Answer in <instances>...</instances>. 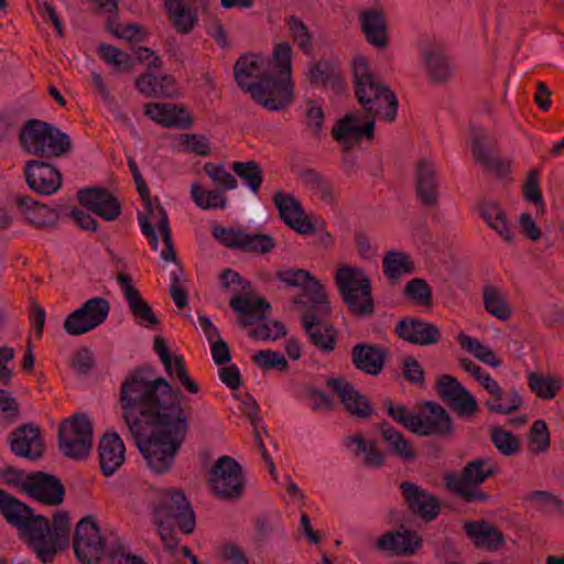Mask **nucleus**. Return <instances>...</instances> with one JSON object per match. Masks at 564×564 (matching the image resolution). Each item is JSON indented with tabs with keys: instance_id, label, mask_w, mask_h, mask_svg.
<instances>
[{
	"instance_id": "nucleus-11",
	"label": "nucleus",
	"mask_w": 564,
	"mask_h": 564,
	"mask_svg": "<svg viewBox=\"0 0 564 564\" xmlns=\"http://www.w3.org/2000/svg\"><path fill=\"white\" fill-rule=\"evenodd\" d=\"M61 452L73 459H82L89 455L93 446V426L85 415H74L65 420L58 431Z\"/></svg>"
},
{
	"instance_id": "nucleus-64",
	"label": "nucleus",
	"mask_w": 564,
	"mask_h": 564,
	"mask_svg": "<svg viewBox=\"0 0 564 564\" xmlns=\"http://www.w3.org/2000/svg\"><path fill=\"white\" fill-rule=\"evenodd\" d=\"M203 169L214 184L221 186L225 189H235L237 187L236 178L224 167V165L207 162L204 164Z\"/></svg>"
},
{
	"instance_id": "nucleus-20",
	"label": "nucleus",
	"mask_w": 564,
	"mask_h": 564,
	"mask_svg": "<svg viewBox=\"0 0 564 564\" xmlns=\"http://www.w3.org/2000/svg\"><path fill=\"white\" fill-rule=\"evenodd\" d=\"M22 490L30 497L50 505L58 506L63 502L65 490L61 481L54 476L36 473L24 478Z\"/></svg>"
},
{
	"instance_id": "nucleus-59",
	"label": "nucleus",
	"mask_w": 564,
	"mask_h": 564,
	"mask_svg": "<svg viewBox=\"0 0 564 564\" xmlns=\"http://www.w3.org/2000/svg\"><path fill=\"white\" fill-rule=\"evenodd\" d=\"M251 358L254 365L263 371H286L289 368L288 360L284 356L271 349L259 350L254 352Z\"/></svg>"
},
{
	"instance_id": "nucleus-26",
	"label": "nucleus",
	"mask_w": 564,
	"mask_h": 564,
	"mask_svg": "<svg viewBox=\"0 0 564 564\" xmlns=\"http://www.w3.org/2000/svg\"><path fill=\"white\" fill-rule=\"evenodd\" d=\"M273 203L281 219L296 232L308 234L314 231V226L306 217L300 202L292 194L276 192L273 195Z\"/></svg>"
},
{
	"instance_id": "nucleus-14",
	"label": "nucleus",
	"mask_w": 564,
	"mask_h": 564,
	"mask_svg": "<svg viewBox=\"0 0 564 564\" xmlns=\"http://www.w3.org/2000/svg\"><path fill=\"white\" fill-rule=\"evenodd\" d=\"M278 279L290 286H297L303 290L302 299L299 301L302 310L317 304L321 314L326 312V300L328 297L325 288L308 271L303 269H284L278 272Z\"/></svg>"
},
{
	"instance_id": "nucleus-30",
	"label": "nucleus",
	"mask_w": 564,
	"mask_h": 564,
	"mask_svg": "<svg viewBox=\"0 0 564 564\" xmlns=\"http://www.w3.org/2000/svg\"><path fill=\"white\" fill-rule=\"evenodd\" d=\"M358 21L360 29L370 45L379 50H383L388 46V25L381 10L373 8L364 9L358 14Z\"/></svg>"
},
{
	"instance_id": "nucleus-4",
	"label": "nucleus",
	"mask_w": 564,
	"mask_h": 564,
	"mask_svg": "<svg viewBox=\"0 0 564 564\" xmlns=\"http://www.w3.org/2000/svg\"><path fill=\"white\" fill-rule=\"evenodd\" d=\"M355 94L364 109L372 116L392 121L398 111L395 95L375 76L365 57L352 59Z\"/></svg>"
},
{
	"instance_id": "nucleus-43",
	"label": "nucleus",
	"mask_w": 564,
	"mask_h": 564,
	"mask_svg": "<svg viewBox=\"0 0 564 564\" xmlns=\"http://www.w3.org/2000/svg\"><path fill=\"white\" fill-rule=\"evenodd\" d=\"M15 204L25 220L35 227H48L56 221V214L46 205L30 197L17 196Z\"/></svg>"
},
{
	"instance_id": "nucleus-47",
	"label": "nucleus",
	"mask_w": 564,
	"mask_h": 564,
	"mask_svg": "<svg viewBox=\"0 0 564 564\" xmlns=\"http://www.w3.org/2000/svg\"><path fill=\"white\" fill-rule=\"evenodd\" d=\"M383 273L390 282H397L402 275L414 271L411 257L400 250H389L382 259Z\"/></svg>"
},
{
	"instance_id": "nucleus-1",
	"label": "nucleus",
	"mask_w": 564,
	"mask_h": 564,
	"mask_svg": "<svg viewBox=\"0 0 564 564\" xmlns=\"http://www.w3.org/2000/svg\"><path fill=\"white\" fill-rule=\"evenodd\" d=\"M180 395L164 378L131 376L121 387L122 416L154 474L171 470L188 429Z\"/></svg>"
},
{
	"instance_id": "nucleus-49",
	"label": "nucleus",
	"mask_w": 564,
	"mask_h": 564,
	"mask_svg": "<svg viewBox=\"0 0 564 564\" xmlns=\"http://www.w3.org/2000/svg\"><path fill=\"white\" fill-rule=\"evenodd\" d=\"M482 218L486 224L495 230L506 243H513L516 235L511 229L505 212L495 203L486 204L481 209Z\"/></svg>"
},
{
	"instance_id": "nucleus-3",
	"label": "nucleus",
	"mask_w": 564,
	"mask_h": 564,
	"mask_svg": "<svg viewBox=\"0 0 564 564\" xmlns=\"http://www.w3.org/2000/svg\"><path fill=\"white\" fill-rule=\"evenodd\" d=\"M133 180L145 207L144 213L138 214L141 231L147 238L151 249L160 252L162 260L166 262L174 261L175 251L172 243V232L167 213L156 199H151L150 191L141 173L135 172Z\"/></svg>"
},
{
	"instance_id": "nucleus-29",
	"label": "nucleus",
	"mask_w": 564,
	"mask_h": 564,
	"mask_svg": "<svg viewBox=\"0 0 564 564\" xmlns=\"http://www.w3.org/2000/svg\"><path fill=\"white\" fill-rule=\"evenodd\" d=\"M10 448L17 456L29 459L40 458L44 451L40 430L32 424L19 426L11 434Z\"/></svg>"
},
{
	"instance_id": "nucleus-48",
	"label": "nucleus",
	"mask_w": 564,
	"mask_h": 564,
	"mask_svg": "<svg viewBox=\"0 0 564 564\" xmlns=\"http://www.w3.org/2000/svg\"><path fill=\"white\" fill-rule=\"evenodd\" d=\"M347 448L357 457L362 458L364 463L370 467H379L383 463V455L377 448L373 441L355 434L346 440Z\"/></svg>"
},
{
	"instance_id": "nucleus-44",
	"label": "nucleus",
	"mask_w": 564,
	"mask_h": 564,
	"mask_svg": "<svg viewBox=\"0 0 564 564\" xmlns=\"http://www.w3.org/2000/svg\"><path fill=\"white\" fill-rule=\"evenodd\" d=\"M416 192L421 200L432 205L437 199V182L434 163L422 160L416 167Z\"/></svg>"
},
{
	"instance_id": "nucleus-31",
	"label": "nucleus",
	"mask_w": 564,
	"mask_h": 564,
	"mask_svg": "<svg viewBox=\"0 0 564 564\" xmlns=\"http://www.w3.org/2000/svg\"><path fill=\"white\" fill-rule=\"evenodd\" d=\"M482 388L489 394L485 405L490 412L509 414L518 411L523 405L522 397L516 389H502L495 378L487 380Z\"/></svg>"
},
{
	"instance_id": "nucleus-9",
	"label": "nucleus",
	"mask_w": 564,
	"mask_h": 564,
	"mask_svg": "<svg viewBox=\"0 0 564 564\" xmlns=\"http://www.w3.org/2000/svg\"><path fill=\"white\" fill-rule=\"evenodd\" d=\"M497 471L496 463L490 458H477L469 462L462 474L448 473L444 476L445 486L462 499L484 501L488 498L480 485Z\"/></svg>"
},
{
	"instance_id": "nucleus-36",
	"label": "nucleus",
	"mask_w": 564,
	"mask_h": 564,
	"mask_svg": "<svg viewBox=\"0 0 564 564\" xmlns=\"http://www.w3.org/2000/svg\"><path fill=\"white\" fill-rule=\"evenodd\" d=\"M420 57L429 79L436 84H442L453 76L451 66L444 50L438 45H429L424 47Z\"/></svg>"
},
{
	"instance_id": "nucleus-24",
	"label": "nucleus",
	"mask_w": 564,
	"mask_h": 564,
	"mask_svg": "<svg viewBox=\"0 0 564 564\" xmlns=\"http://www.w3.org/2000/svg\"><path fill=\"white\" fill-rule=\"evenodd\" d=\"M154 351L164 366L165 372L173 381H178L189 393L198 392V384L186 372L184 359L181 355L173 354L162 337H155Z\"/></svg>"
},
{
	"instance_id": "nucleus-62",
	"label": "nucleus",
	"mask_w": 564,
	"mask_h": 564,
	"mask_svg": "<svg viewBox=\"0 0 564 564\" xmlns=\"http://www.w3.org/2000/svg\"><path fill=\"white\" fill-rule=\"evenodd\" d=\"M523 196L528 202L533 203L536 206V212H535L536 217H539L540 215H544L545 202L541 194L538 171L529 172V174L527 176V181L523 186Z\"/></svg>"
},
{
	"instance_id": "nucleus-51",
	"label": "nucleus",
	"mask_w": 564,
	"mask_h": 564,
	"mask_svg": "<svg viewBox=\"0 0 564 564\" xmlns=\"http://www.w3.org/2000/svg\"><path fill=\"white\" fill-rule=\"evenodd\" d=\"M457 341L463 349L473 355L480 362L492 368H499L501 366V361L494 350L484 345L478 338L468 336L464 332H459L457 334Z\"/></svg>"
},
{
	"instance_id": "nucleus-21",
	"label": "nucleus",
	"mask_w": 564,
	"mask_h": 564,
	"mask_svg": "<svg viewBox=\"0 0 564 564\" xmlns=\"http://www.w3.org/2000/svg\"><path fill=\"white\" fill-rule=\"evenodd\" d=\"M235 79L238 86L253 96L265 77V56L263 54H245L235 64Z\"/></svg>"
},
{
	"instance_id": "nucleus-6",
	"label": "nucleus",
	"mask_w": 564,
	"mask_h": 564,
	"mask_svg": "<svg viewBox=\"0 0 564 564\" xmlns=\"http://www.w3.org/2000/svg\"><path fill=\"white\" fill-rule=\"evenodd\" d=\"M35 525L32 531V551L43 563H50L61 550L68 545L69 517L64 511H57L50 525L47 518L37 516Z\"/></svg>"
},
{
	"instance_id": "nucleus-38",
	"label": "nucleus",
	"mask_w": 564,
	"mask_h": 564,
	"mask_svg": "<svg viewBox=\"0 0 564 564\" xmlns=\"http://www.w3.org/2000/svg\"><path fill=\"white\" fill-rule=\"evenodd\" d=\"M422 538L414 531L388 532L380 536L377 547L397 555H412L422 546Z\"/></svg>"
},
{
	"instance_id": "nucleus-12",
	"label": "nucleus",
	"mask_w": 564,
	"mask_h": 564,
	"mask_svg": "<svg viewBox=\"0 0 564 564\" xmlns=\"http://www.w3.org/2000/svg\"><path fill=\"white\" fill-rule=\"evenodd\" d=\"M73 549L79 564H100L105 541L97 522L93 518H83L77 523Z\"/></svg>"
},
{
	"instance_id": "nucleus-17",
	"label": "nucleus",
	"mask_w": 564,
	"mask_h": 564,
	"mask_svg": "<svg viewBox=\"0 0 564 564\" xmlns=\"http://www.w3.org/2000/svg\"><path fill=\"white\" fill-rule=\"evenodd\" d=\"M302 316L303 327L311 341L321 350L329 352L336 344V332L325 321L330 312L328 300H326V312L321 314L317 304L305 307Z\"/></svg>"
},
{
	"instance_id": "nucleus-58",
	"label": "nucleus",
	"mask_w": 564,
	"mask_h": 564,
	"mask_svg": "<svg viewBox=\"0 0 564 564\" xmlns=\"http://www.w3.org/2000/svg\"><path fill=\"white\" fill-rule=\"evenodd\" d=\"M232 170L251 192L258 193L262 183V172L258 163L253 161L234 162Z\"/></svg>"
},
{
	"instance_id": "nucleus-25",
	"label": "nucleus",
	"mask_w": 564,
	"mask_h": 564,
	"mask_svg": "<svg viewBox=\"0 0 564 564\" xmlns=\"http://www.w3.org/2000/svg\"><path fill=\"white\" fill-rule=\"evenodd\" d=\"M452 430V421L447 412L438 404L427 403L424 411L416 414L412 432L421 435H444Z\"/></svg>"
},
{
	"instance_id": "nucleus-33",
	"label": "nucleus",
	"mask_w": 564,
	"mask_h": 564,
	"mask_svg": "<svg viewBox=\"0 0 564 564\" xmlns=\"http://www.w3.org/2000/svg\"><path fill=\"white\" fill-rule=\"evenodd\" d=\"M327 386L338 395L346 410L352 415L367 417L371 414V405L354 386L343 378H330Z\"/></svg>"
},
{
	"instance_id": "nucleus-35",
	"label": "nucleus",
	"mask_w": 564,
	"mask_h": 564,
	"mask_svg": "<svg viewBox=\"0 0 564 564\" xmlns=\"http://www.w3.org/2000/svg\"><path fill=\"white\" fill-rule=\"evenodd\" d=\"M470 147L475 160L488 171L498 175L509 172L510 163L498 158L490 148V140L487 132L477 130L474 132Z\"/></svg>"
},
{
	"instance_id": "nucleus-37",
	"label": "nucleus",
	"mask_w": 564,
	"mask_h": 564,
	"mask_svg": "<svg viewBox=\"0 0 564 564\" xmlns=\"http://www.w3.org/2000/svg\"><path fill=\"white\" fill-rule=\"evenodd\" d=\"M481 299L486 313L500 322H508L513 311L507 292L499 285L486 283L481 290Z\"/></svg>"
},
{
	"instance_id": "nucleus-53",
	"label": "nucleus",
	"mask_w": 564,
	"mask_h": 564,
	"mask_svg": "<svg viewBox=\"0 0 564 564\" xmlns=\"http://www.w3.org/2000/svg\"><path fill=\"white\" fill-rule=\"evenodd\" d=\"M176 152L194 153L199 156L210 154L209 138L200 133H183L174 138L172 145Z\"/></svg>"
},
{
	"instance_id": "nucleus-28",
	"label": "nucleus",
	"mask_w": 564,
	"mask_h": 564,
	"mask_svg": "<svg viewBox=\"0 0 564 564\" xmlns=\"http://www.w3.org/2000/svg\"><path fill=\"white\" fill-rule=\"evenodd\" d=\"M121 292L128 302L137 323L143 327H153L159 321L151 306L140 296L129 275L120 273L117 278Z\"/></svg>"
},
{
	"instance_id": "nucleus-60",
	"label": "nucleus",
	"mask_w": 564,
	"mask_h": 564,
	"mask_svg": "<svg viewBox=\"0 0 564 564\" xmlns=\"http://www.w3.org/2000/svg\"><path fill=\"white\" fill-rule=\"evenodd\" d=\"M403 292L414 304L431 307L432 290L425 280L420 278L412 279L405 284Z\"/></svg>"
},
{
	"instance_id": "nucleus-41",
	"label": "nucleus",
	"mask_w": 564,
	"mask_h": 564,
	"mask_svg": "<svg viewBox=\"0 0 564 564\" xmlns=\"http://www.w3.org/2000/svg\"><path fill=\"white\" fill-rule=\"evenodd\" d=\"M165 10L178 33H191L198 22L197 11L187 0H165Z\"/></svg>"
},
{
	"instance_id": "nucleus-42",
	"label": "nucleus",
	"mask_w": 564,
	"mask_h": 564,
	"mask_svg": "<svg viewBox=\"0 0 564 564\" xmlns=\"http://www.w3.org/2000/svg\"><path fill=\"white\" fill-rule=\"evenodd\" d=\"M293 48L286 41L274 43L270 56H265V75L292 78Z\"/></svg>"
},
{
	"instance_id": "nucleus-52",
	"label": "nucleus",
	"mask_w": 564,
	"mask_h": 564,
	"mask_svg": "<svg viewBox=\"0 0 564 564\" xmlns=\"http://www.w3.org/2000/svg\"><path fill=\"white\" fill-rule=\"evenodd\" d=\"M381 435L388 447L402 460H412L416 453L412 444L394 427L383 424Z\"/></svg>"
},
{
	"instance_id": "nucleus-50",
	"label": "nucleus",
	"mask_w": 564,
	"mask_h": 564,
	"mask_svg": "<svg viewBox=\"0 0 564 564\" xmlns=\"http://www.w3.org/2000/svg\"><path fill=\"white\" fill-rule=\"evenodd\" d=\"M352 362L361 371L369 375H378L383 366V356L375 347L369 345H357L354 347Z\"/></svg>"
},
{
	"instance_id": "nucleus-10",
	"label": "nucleus",
	"mask_w": 564,
	"mask_h": 564,
	"mask_svg": "<svg viewBox=\"0 0 564 564\" xmlns=\"http://www.w3.org/2000/svg\"><path fill=\"white\" fill-rule=\"evenodd\" d=\"M208 487L223 500H236L242 496L245 479L241 466L230 456H220L208 473Z\"/></svg>"
},
{
	"instance_id": "nucleus-57",
	"label": "nucleus",
	"mask_w": 564,
	"mask_h": 564,
	"mask_svg": "<svg viewBox=\"0 0 564 564\" xmlns=\"http://www.w3.org/2000/svg\"><path fill=\"white\" fill-rule=\"evenodd\" d=\"M550 448V431L544 420H535L528 434V449L535 454H542Z\"/></svg>"
},
{
	"instance_id": "nucleus-63",
	"label": "nucleus",
	"mask_w": 564,
	"mask_h": 564,
	"mask_svg": "<svg viewBox=\"0 0 564 564\" xmlns=\"http://www.w3.org/2000/svg\"><path fill=\"white\" fill-rule=\"evenodd\" d=\"M275 247L272 237L264 234H249L245 231L241 250L246 252L268 253Z\"/></svg>"
},
{
	"instance_id": "nucleus-2",
	"label": "nucleus",
	"mask_w": 564,
	"mask_h": 564,
	"mask_svg": "<svg viewBox=\"0 0 564 564\" xmlns=\"http://www.w3.org/2000/svg\"><path fill=\"white\" fill-rule=\"evenodd\" d=\"M153 521L166 549L174 550L177 539L174 528L189 534L195 528L194 511L185 495L174 488L159 489L153 505Z\"/></svg>"
},
{
	"instance_id": "nucleus-40",
	"label": "nucleus",
	"mask_w": 564,
	"mask_h": 564,
	"mask_svg": "<svg viewBox=\"0 0 564 564\" xmlns=\"http://www.w3.org/2000/svg\"><path fill=\"white\" fill-rule=\"evenodd\" d=\"M401 491L411 510L426 520L438 514L440 506L435 497L411 482L401 484Z\"/></svg>"
},
{
	"instance_id": "nucleus-19",
	"label": "nucleus",
	"mask_w": 564,
	"mask_h": 564,
	"mask_svg": "<svg viewBox=\"0 0 564 564\" xmlns=\"http://www.w3.org/2000/svg\"><path fill=\"white\" fill-rule=\"evenodd\" d=\"M23 172L28 186L39 194L52 195L62 186V174L47 162L30 160Z\"/></svg>"
},
{
	"instance_id": "nucleus-8",
	"label": "nucleus",
	"mask_w": 564,
	"mask_h": 564,
	"mask_svg": "<svg viewBox=\"0 0 564 564\" xmlns=\"http://www.w3.org/2000/svg\"><path fill=\"white\" fill-rule=\"evenodd\" d=\"M335 282L345 303L356 315H369L373 312L371 283L364 270L340 265L335 273Z\"/></svg>"
},
{
	"instance_id": "nucleus-15",
	"label": "nucleus",
	"mask_w": 564,
	"mask_h": 564,
	"mask_svg": "<svg viewBox=\"0 0 564 564\" xmlns=\"http://www.w3.org/2000/svg\"><path fill=\"white\" fill-rule=\"evenodd\" d=\"M251 99L270 111L281 110L294 99L293 80L292 78L265 75Z\"/></svg>"
},
{
	"instance_id": "nucleus-34",
	"label": "nucleus",
	"mask_w": 564,
	"mask_h": 564,
	"mask_svg": "<svg viewBox=\"0 0 564 564\" xmlns=\"http://www.w3.org/2000/svg\"><path fill=\"white\" fill-rule=\"evenodd\" d=\"M395 332L405 341L420 346L435 344L441 337V333L435 325L416 318L399 322Z\"/></svg>"
},
{
	"instance_id": "nucleus-7",
	"label": "nucleus",
	"mask_w": 564,
	"mask_h": 564,
	"mask_svg": "<svg viewBox=\"0 0 564 564\" xmlns=\"http://www.w3.org/2000/svg\"><path fill=\"white\" fill-rule=\"evenodd\" d=\"M220 284L225 292L231 294L229 300L231 308L241 315L243 326L263 317V313L270 310V305L260 297L251 294V285L240 274L231 269L220 273Z\"/></svg>"
},
{
	"instance_id": "nucleus-56",
	"label": "nucleus",
	"mask_w": 564,
	"mask_h": 564,
	"mask_svg": "<svg viewBox=\"0 0 564 564\" xmlns=\"http://www.w3.org/2000/svg\"><path fill=\"white\" fill-rule=\"evenodd\" d=\"M191 196L202 209H223L227 205L226 196L219 191H203L198 183L191 185Z\"/></svg>"
},
{
	"instance_id": "nucleus-13",
	"label": "nucleus",
	"mask_w": 564,
	"mask_h": 564,
	"mask_svg": "<svg viewBox=\"0 0 564 564\" xmlns=\"http://www.w3.org/2000/svg\"><path fill=\"white\" fill-rule=\"evenodd\" d=\"M109 302L102 297L87 300L64 321V330L70 336L86 334L101 325L108 317Z\"/></svg>"
},
{
	"instance_id": "nucleus-18",
	"label": "nucleus",
	"mask_w": 564,
	"mask_h": 564,
	"mask_svg": "<svg viewBox=\"0 0 564 564\" xmlns=\"http://www.w3.org/2000/svg\"><path fill=\"white\" fill-rule=\"evenodd\" d=\"M437 391L459 416H470L479 410L476 398L453 376H441Z\"/></svg>"
},
{
	"instance_id": "nucleus-46",
	"label": "nucleus",
	"mask_w": 564,
	"mask_h": 564,
	"mask_svg": "<svg viewBox=\"0 0 564 564\" xmlns=\"http://www.w3.org/2000/svg\"><path fill=\"white\" fill-rule=\"evenodd\" d=\"M530 390L542 400H552L562 390L564 382L560 376L530 372L528 375Z\"/></svg>"
},
{
	"instance_id": "nucleus-22",
	"label": "nucleus",
	"mask_w": 564,
	"mask_h": 564,
	"mask_svg": "<svg viewBox=\"0 0 564 564\" xmlns=\"http://www.w3.org/2000/svg\"><path fill=\"white\" fill-rule=\"evenodd\" d=\"M78 200L82 206L91 210L106 221H112L121 214V205L117 197L109 191L93 187L78 192Z\"/></svg>"
},
{
	"instance_id": "nucleus-61",
	"label": "nucleus",
	"mask_w": 564,
	"mask_h": 564,
	"mask_svg": "<svg viewBox=\"0 0 564 564\" xmlns=\"http://www.w3.org/2000/svg\"><path fill=\"white\" fill-rule=\"evenodd\" d=\"M491 441L496 448L506 456H511L519 452L520 441L511 432L501 426H494L490 430Z\"/></svg>"
},
{
	"instance_id": "nucleus-32",
	"label": "nucleus",
	"mask_w": 564,
	"mask_h": 564,
	"mask_svg": "<svg viewBox=\"0 0 564 564\" xmlns=\"http://www.w3.org/2000/svg\"><path fill=\"white\" fill-rule=\"evenodd\" d=\"M98 457L101 473L109 477L124 463L126 447L117 433H106L98 444Z\"/></svg>"
},
{
	"instance_id": "nucleus-55",
	"label": "nucleus",
	"mask_w": 564,
	"mask_h": 564,
	"mask_svg": "<svg viewBox=\"0 0 564 564\" xmlns=\"http://www.w3.org/2000/svg\"><path fill=\"white\" fill-rule=\"evenodd\" d=\"M98 53L105 63L117 73L130 72L133 68L131 56L112 45L100 44Z\"/></svg>"
},
{
	"instance_id": "nucleus-23",
	"label": "nucleus",
	"mask_w": 564,
	"mask_h": 564,
	"mask_svg": "<svg viewBox=\"0 0 564 564\" xmlns=\"http://www.w3.org/2000/svg\"><path fill=\"white\" fill-rule=\"evenodd\" d=\"M0 509L8 522L21 529L24 540L32 550V531L33 527H36L37 516L35 517L28 506L12 498L2 489H0Z\"/></svg>"
},
{
	"instance_id": "nucleus-54",
	"label": "nucleus",
	"mask_w": 564,
	"mask_h": 564,
	"mask_svg": "<svg viewBox=\"0 0 564 564\" xmlns=\"http://www.w3.org/2000/svg\"><path fill=\"white\" fill-rule=\"evenodd\" d=\"M284 24L290 39L305 54H311L313 48V34L305 22L296 15L284 19Z\"/></svg>"
},
{
	"instance_id": "nucleus-27",
	"label": "nucleus",
	"mask_w": 564,
	"mask_h": 564,
	"mask_svg": "<svg viewBox=\"0 0 564 564\" xmlns=\"http://www.w3.org/2000/svg\"><path fill=\"white\" fill-rule=\"evenodd\" d=\"M144 115L152 121L165 128H189L193 124L192 115L176 104L148 102Z\"/></svg>"
},
{
	"instance_id": "nucleus-39",
	"label": "nucleus",
	"mask_w": 564,
	"mask_h": 564,
	"mask_svg": "<svg viewBox=\"0 0 564 564\" xmlns=\"http://www.w3.org/2000/svg\"><path fill=\"white\" fill-rule=\"evenodd\" d=\"M140 94L148 98L174 97L177 95L175 79L167 74L145 73L135 79Z\"/></svg>"
},
{
	"instance_id": "nucleus-45",
	"label": "nucleus",
	"mask_w": 564,
	"mask_h": 564,
	"mask_svg": "<svg viewBox=\"0 0 564 564\" xmlns=\"http://www.w3.org/2000/svg\"><path fill=\"white\" fill-rule=\"evenodd\" d=\"M465 530L476 546L487 550H497L503 544V536L500 531L487 522H468Z\"/></svg>"
},
{
	"instance_id": "nucleus-5",
	"label": "nucleus",
	"mask_w": 564,
	"mask_h": 564,
	"mask_svg": "<svg viewBox=\"0 0 564 564\" xmlns=\"http://www.w3.org/2000/svg\"><path fill=\"white\" fill-rule=\"evenodd\" d=\"M22 149L30 155L59 158L72 149L70 138L41 120H30L20 133Z\"/></svg>"
},
{
	"instance_id": "nucleus-16",
	"label": "nucleus",
	"mask_w": 564,
	"mask_h": 564,
	"mask_svg": "<svg viewBox=\"0 0 564 564\" xmlns=\"http://www.w3.org/2000/svg\"><path fill=\"white\" fill-rule=\"evenodd\" d=\"M373 117L360 112L349 113L333 127V137L347 148L359 144L364 140L369 141L373 135Z\"/></svg>"
}]
</instances>
